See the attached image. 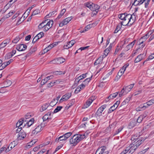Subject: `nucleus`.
I'll return each instance as SVG.
<instances>
[{
	"label": "nucleus",
	"mask_w": 154,
	"mask_h": 154,
	"mask_svg": "<svg viewBox=\"0 0 154 154\" xmlns=\"http://www.w3.org/2000/svg\"><path fill=\"white\" fill-rule=\"evenodd\" d=\"M92 76V75L90 77H89L88 78L86 79L83 81V82L85 85H87L88 83L91 80Z\"/></svg>",
	"instance_id": "nucleus-31"
},
{
	"label": "nucleus",
	"mask_w": 154,
	"mask_h": 154,
	"mask_svg": "<svg viewBox=\"0 0 154 154\" xmlns=\"http://www.w3.org/2000/svg\"><path fill=\"white\" fill-rule=\"evenodd\" d=\"M53 24L54 22L52 20L49 21L45 25V28L44 29V31H47L48 30L52 27Z\"/></svg>",
	"instance_id": "nucleus-5"
},
{
	"label": "nucleus",
	"mask_w": 154,
	"mask_h": 154,
	"mask_svg": "<svg viewBox=\"0 0 154 154\" xmlns=\"http://www.w3.org/2000/svg\"><path fill=\"white\" fill-rule=\"evenodd\" d=\"M146 104V105L147 106H151L153 104L152 102L151 101V100H149V101H147L146 103H145L144 104Z\"/></svg>",
	"instance_id": "nucleus-62"
},
{
	"label": "nucleus",
	"mask_w": 154,
	"mask_h": 154,
	"mask_svg": "<svg viewBox=\"0 0 154 154\" xmlns=\"http://www.w3.org/2000/svg\"><path fill=\"white\" fill-rule=\"evenodd\" d=\"M126 13H124L123 14H119L118 15L119 18L121 20H122L123 21L122 22H124L123 24H124V21L125 20V18L126 15Z\"/></svg>",
	"instance_id": "nucleus-18"
},
{
	"label": "nucleus",
	"mask_w": 154,
	"mask_h": 154,
	"mask_svg": "<svg viewBox=\"0 0 154 154\" xmlns=\"http://www.w3.org/2000/svg\"><path fill=\"white\" fill-rule=\"evenodd\" d=\"M137 0H134V3L132 4V5H134L135 6L140 5L143 4L144 2V0H140L137 1V3L136 4V2Z\"/></svg>",
	"instance_id": "nucleus-16"
},
{
	"label": "nucleus",
	"mask_w": 154,
	"mask_h": 154,
	"mask_svg": "<svg viewBox=\"0 0 154 154\" xmlns=\"http://www.w3.org/2000/svg\"><path fill=\"white\" fill-rule=\"evenodd\" d=\"M25 121V119L24 118L20 119L17 123L16 124V127L17 128L20 127L21 125H22L23 123Z\"/></svg>",
	"instance_id": "nucleus-14"
},
{
	"label": "nucleus",
	"mask_w": 154,
	"mask_h": 154,
	"mask_svg": "<svg viewBox=\"0 0 154 154\" xmlns=\"http://www.w3.org/2000/svg\"><path fill=\"white\" fill-rule=\"evenodd\" d=\"M48 106L49 105L47 103L43 105L42 106V109H40V111L41 112H42L43 111L47 109Z\"/></svg>",
	"instance_id": "nucleus-25"
},
{
	"label": "nucleus",
	"mask_w": 154,
	"mask_h": 154,
	"mask_svg": "<svg viewBox=\"0 0 154 154\" xmlns=\"http://www.w3.org/2000/svg\"><path fill=\"white\" fill-rule=\"evenodd\" d=\"M143 119H142V117H140V116L137 118V122L138 123H140L143 120Z\"/></svg>",
	"instance_id": "nucleus-54"
},
{
	"label": "nucleus",
	"mask_w": 154,
	"mask_h": 154,
	"mask_svg": "<svg viewBox=\"0 0 154 154\" xmlns=\"http://www.w3.org/2000/svg\"><path fill=\"white\" fill-rule=\"evenodd\" d=\"M111 44H110L109 47H108V48L105 50L104 52H105V53H106V55L104 57H105L107 55L109 51L111 50Z\"/></svg>",
	"instance_id": "nucleus-34"
},
{
	"label": "nucleus",
	"mask_w": 154,
	"mask_h": 154,
	"mask_svg": "<svg viewBox=\"0 0 154 154\" xmlns=\"http://www.w3.org/2000/svg\"><path fill=\"white\" fill-rule=\"evenodd\" d=\"M54 82V81H52L50 83L48 84V87H51L55 85L53 83Z\"/></svg>",
	"instance_id": "nucleus-57"
},
{
	"label": "nucleus",
	"mask_w": 154,
	"mask_h": 154,
	"mask_svg": "<svg viewBox=\"0 0 154 154\" xmlns=\"http://www.w3.org/2000/svg\"><path fill=\"white\" fill-rule=\"evenodd\" d=\"M67 23L68 22L66 21L65 19H64L61 22L59 23V26L60 27H62L66 25Z\"/></svg>",
	"instance_id": "nucleus-30"
},
{
	"label": "nucleus",
	"mask_w": 154,
	"mask_h": 154,
	"mask_svg": "<svg viewBox=\"0 0 154 154\" xmlns=\"http://www.w3.org/2000/svg\"><path fill=\"white\" fill-rule=\"evenodd\" d=\"M72 133L70 132L67 133L63 134L65 137V139L67 140L72 135Z\"/></svg>",
	"instance_id": "nucleus-39"
},
{
	"label": "nucleus",
	"mask_w": 154,
	"mask_h": 154,
	"mask_svg": "<svg viewBox=\"0 0 154 154\" xmlns=\"http://www.w3.org/2000/svg\"><path fill=\"white\" fill-rule=\"evenodd\" d=\"M142 92V90L141 89H139L137 91H135L134 93V95L136 96L137 95L139 94Z\"/></svg>",
	"instance_id": "nucleus-52"
},
{
	"label": "nucleus",
	"mask_w": 154,
	"mask_h": 154,
	"mask_svg": "<svg viewBox=\"0 0 154 154\" xmlns=\"http://www.w3.org/2000/svg\"><path fill=\"white\" fill-rule=\"evenodd\" d=\"M123 23H124L123 22H121L120 23V24H119L117 26H116V29L117 30H118V31H119L120 30V29L122 25L123 26V25H124Z\"/></svg>",
	"instance_id": "nucleus-38"
},
{
	"label": "nucleus",
	"mask_w": 154,
	"mask_h": 154,
	"mask_svg": "<svg viewBox=\"0 0 154 154\" xmlns=\"http://www.w3.org/2000/svg\"><path fill=\"white\" fill-rule=\"evenodd\" d=\"M44 34L42 32H41L36 35L37 37H38L39 39L42 38L44 35Z\"/></svg>",
	"instance_id": "nucleus-45"
},
{
	"label": "nucleus",
	"mask_w": 154,
	"mask_h": 154,
	"mask_svg": "<svg viewBox=\"0 0 154 154\" xmlns=\"http://www.w3.org/2000/svg\"><path fill=\"white\" fill-rule=\"evenodd\" d=\"M125 18L124 21V22H126L125 23L123 24V26H131L130 25H129V23L130 24V23H131V16L130 14H128L127 13H126Z\"/></svg>",
	"instance_id": "nucleus-4"
},
{
	"label": "nucleus",
	"mask_w": 154,
	"mask_h": 154,
	"mask_svg": "<svg viewBox=\"0 0 154 154\" xmlns=\"http://www.w3.org/2000/svg\"><path fill=\"white\" fill-rule=\"evenodd\" d=\"M66 73L65 71H54L53 73L54 75H64Z\"/></svg>",
	"instance_id": "nucleus-24"
},
{
	"label": "nucleus",
	"mask_w": 154,
	"mask_h": 154,
	"mask_svg": "<svg viewBox=\"0 0 154 154\" xmlns=\"http://www.w3.org/2000/svg\"><path fill=\"white\" fill-rule=\"evenodd\" d=\"M14 142H11L10 144L8 146H7V147H9V148L10 151L15 147V145H14L13 146V143Z\"/></svg>",
	"instance_id": "nucleus-46"
},
{
	"label": "nucleus",
	"mask_w": 154,
	"mask_h": 154,
	"mask_svg": "<svg viewBox=\"0 0 154 154\" xmlns=\"http://www.w3.org/2000/svg\"><path fill=\"white\" fill-rule=\"evenodd\" d=\"M55 101H54L53 100L51 102L50 105L51 106H53L55 105L57 103V101H56V102H55Z\"/></svg>",
	"instance_id": "nucleus-60"
},
{
	"label": "nucleus",
	"mask_w": 154,
	"mask_h": 154,
	"mask_svg": "<svg viewBox=\"0 0 154 154\" xmlns=\"http://www.w3.org/2000/svg\"><path fill=\"white\" fill-rule=\"evenodd\" d=\"M9 64L8 61L2 63V65L0 66V68L3 69Z\"/></svg>",
	"instance_id": "nucleus-26"
},
{
	"label": "nucleus",
	"mask_w": 154,
	"mask_h": 154,
	"mask_svg": "<svg viewBox=\"0 0 154 154\" xmlns=\"http://www.w3.org/2000/svg\"><path fill=\"white\" fill-rule=\"evenodd\" d=\"M136 124L137 122L135 120L131 119L128 125V127L130 129L132 128L136 125Z\"/></svg>",
	"instance_id": "nucleus-12"
},
{
	"label": "nucleus",
	"mask_w": 154,
	"mask_h": 154,
	"mask_svg": "<svg viewBox=\"0 0 154 154\" xmlns=\"http://www.w3.org/2000/svg\"><path fill=\"white\" fill-rule=\"evenodd\" d=\"M27 48V46L23 44H21L17 45L16 49L19 51H24L26 50Z\"/></svg>",
	"instance_id": "nucleus-7"
},
{
	"label": "nucleus",
	"mask_w": 154,
	"mask_h": 154,
	"mask_svg": "<svg viewBox=\"0 0 154 154\" xmlns=\"http://www.w3.org/2000/svg\"><path fill=\"white\" fill-rule=\"evenodd\" d=\"M45 126V124L41 123L40 124L37 126L35 129L32 131V134L33 135H35L37 134L42 130Z\"/></svg>",
	"instance_id": "nucleus-3"
},
{
	"label": "nucleus",
	"mask_w": 154,
	"mask_h": 154,
	"mask_svg": "<svg viewBox=\"0 0 154 154\" xmlns=\"http://www.w3.org/2000/svg\"><path fill=\"white\" fill-rule=\"evenodd\" d=\"M114 110V109L112 108V107H111L107 111V114H109L111 112H112Z\"/></svg>",
	"instance_id": "nucleus-61"
},
{
	"label": "nucleus",
	"mask_w": 154,
	"mask_h": 154,
	"mask_svg": "<svg viewBox=\"0 0 154 154\" xmlns=\"http://www.w3.org/2000/svg\"><path fill=\"white\" fill-rule=\"evenodd\" d=\"M57 64H60L65 61V59L62 57L57 58Z\"/></svg>",
	"instance_id": "nucleus-22"
},
{
	"label": "nucleus",
	"mask_w": 154,
	"mask_h": 154,
	"mask_svg": "<svg viewBox=\"0 0 154 154\" xmlns=\"http://www.w3.org/2000/svg\"><path fill=\"white\" fill-rule=\"evenodd\" d=\"M109 151L106 146H103L99 148L97 150L95 154H108Z\"/></svg>",
	"instance_id": "nucleus-2"
},
{
	"label": "nucleus",
	"mask_w": 154,
	"mask_h": 154,
	"mask_svg": "<svg viewBox=\"0 0 154 154\" xmlns=\"http://www.w3.org/2000/svg\"><path fill=\"white\" fill-rule=\"evenodd\" d=\"M81 90L82 88H79V87H77L75 89V92L76 93H78Z\"/></svg>",
	"instance_id": "nucleus-63"
},
{
	"label": "nucleus",
	"mask_w": 154,
	"mask_h": 154,
	"mask_svg": "<svg viewBox=\"0 0 154 154\" xmlns=\"http://www.w3.org/2000/svg\"><path fill=\"white\" fill-rule=\"evenodd\" d=\"M131 23H130V25H131L133 23H134L135 21L136 20V16H134L133 15H131Z\"/></svg>",
	"instance_id": "nucleus-40"
},
{
	"label": "nucleus",
	"mask_w": 154,
	"mask_h": 154,
	"mask_svg": "<svg viewBox=\"0 0 154 154\" xmlns=\"http://www.w3.org/2000/svg\"><path fill=\"white\" fill-rule=\"evenodd\" d=\"M62 106H57V107L54 110L53 114L54 113H56L61 110V109L63 108Z\"/></svg>",
	"instance_id": "nucleus-32"
},
{
	"label": "nucleus",
	"mask_w": 154,
	"mask_h": 154,
	"mask_svg": "<svg viewBox=\"0 0 154 154\" xmlns=\"http://www.w3.org/2000/svg\"><path fill=\"white\" fill-rule=\"evenodd\" d=\"M57 11H53L51 12H50L49 14H48V15H46V17H51L52 15L54 14H56Z\"/></svg>",
	"instance_id": "nucleus-44"
},
{
	"label": "nucleus",
	"mask_w": 154,
	"mask_h": 154,
	"mask_svg": "<svg viewBox=\"0 0 154 154\" xmlns=\"http://www.w3.org/2000/svg\"><path fill=\"white\" fill-rule=\"evenodd\" d=\"M19 38L18 37H16L12 41V42L14 43H17L19 41Z\"/></svg>",
	"instance_id": "nucleus-59"
},
{
	"label": "nucleus",
	"mask_w": 154,
	"mask_h": 154,
	"mask_svg": "<svg viewBox=\"0 0 154 154\" xmlns=\"http://www.w3.org/2000/svg\"><path fill=\"white\" fill-rule=\"evenodd\" d=\"M135 141H134L130 144V150L129 151V153H131V154L133 153L137 148V146L135 145Z\"/></svg>",
	"instance_id": "nucleus-8"
},
{
	"label": "nucleus",
	"mask_w": 154,
	"mask_h": 154,
	"mask_svg": "<svg viewBox=\"0 0 154 154\" xmlns=\"http://www.w3.org/2000/svg\"><path fill=\"white\" fill-rule=\"evenodd\" d=\"M93 100L91 99L90 98H89L86 102L85 104V105L86 108L88 107L93 102Z\"/></svg>",
	"instance_id": "nucleus-20"
},
{
	"label": "nucleus",
	"mask_w": 154,
	"mask_h": 154,
	"mask_svg": "<svg viewBox=\"0 0 154 154\" xmlns=\"http://www.w3.org/2000/svg\"><path fill=\"white\" fill-rule=\"evenodd\" d=\"M13 56V54H11V52L8 53L6 55L5 57L8 59L10 58Z\"/></svg>",
	"instance_id": "nucleus-50"
},
{
	"label": "nucleus",
	"mask_w": 154,
	"mask_h": 154,
	"mask_svg": "<svg viewBox=\"0 0 154 154\" xmlns=\"http://www.w3.org/2000/svg\"><path fill=\"white\" fill-rule=\"evenodd\" d=\"M85 137V134H76L74 135L69 140L70 143L76 146L79 142Z\"/></svg>",
	"instance_id": "nucleus-1"
},
{
	"label": "nucleus",
	"mask_w": 154,
	"mask_h": 154,
	"mask_svg": "<svg viewBox=\"0 0 154 154\" xmlns=\"http://www.w3.org/2000/svg\"><path fill=\"white\" fill-rule=\"evenodd\" d=\"M0 151L2 152L5 151V152L7 153L10 151L9 148L7 147V146H4L0 149Z\"/></svg>",
	"instance_id": "nucleus-19"
},
{
	"label": "nucleus",
	"mask_w": 154,
	"mask_h": 154,
	"mask_svg": "<svg viewBox=\"0 0 154 154\" xmlns=\"http://www.w3.org/2000/svg\"><path fill=\"white\" fill-rule=\"evenodd\" d=\"M107 105H103L100 106L97 111L96 114L98 116H100L102 115V112L104 109H106Z\"/></svg>",
	"instance_id": "nucleus-6"
},
{
	"label": "nucleus",
	"mask_w": 154,
	"mask_h": 154,
	"mask_svg": "<svg viewBox=\"0 0 154 154\" xmlns=\"http://www.w3.org/2000/svg\"><path fill=\"white\" fill-rule=\"evenodd\" d=\"M48 116L46 114H45L42 117V119H43V121H47L48 119Z\"/></svg>",
	"instance_id": "nucleus-56"
},
{
	"label": "nucleus",
	"mask_w": 154,
	"mask_h": 154,
	"mask_svg": "<svg viewBox=\"0 0 154 154\" xmlns=\"http://www.w3.org/2000/svg\"><path fill=\"white\" fill-rule=\"evenodd\" d=\"M26 133L23 130L18 134L17 138L18 139V140H22L26 137Z\"/></svg>",
	"instance_id": "nucleus-9"
},
{
	"label": "nucleus",
	"mask_w": 154,
	"mask_h": 154,
	"mask_svg": "<svg viewBox=\"0 0 154 154\" xmlns=\"http://www.w3.org/2000/svg\"><path fill=\"white\" fill-rule=\"evenodd\" d=\"M92 3L91 2H88L87 3H85L84 4L85 5L86 7L89 8L90 9V7H91L92 5Z\"/></svg>",
	"instance_id": "nucleus-48"
},
{
	"label": "nucleus",
	"mask_w": 154,
	"mask_h": 154,
	"mask_svg": "<svg viewBox=\"0 0 154 154\" xmlns=\"http://www.w3.org/2000/svg\"><path fill=\"white\" fill-rule=\"evenodd\" d=\"M127 93L125 92V90L123 88L120 92L119 96V97H121L122 96L126 95Z\"/></svg>",
	"instance_id": "nucleus-29"
},
{
	"label": "nucleus",
	"mask_w": 154,
	"mask_h": 154,
	"mask_svg": "<svg viewBox=\"0 0 154 154\" xmlns=\"http://www.w3.org/2000/svg\"><path fill=\"white\" fill-rule=\"evenodd\" d=\"M146 138V137H142L141 138H139V140L137 141L136 143H135V145L136 146H137V147H138L143 142Z\"/></svg>",
	"instance_id": "nucleus-10"
},
{
	"label": "nucleus",
	"mask_w": 154,
	"mask_h": 154,
	"mask_svg": "<svg viewBox=\"0 0 154 154\" xmlns=\"http://www.w3.org/2000/svg\"><path fill=\"white\" fill-rule=\"evenodd\" d=\"M55 45H56L55 44H51L50 45H49L48 46L46 47L48 49V50L49 51L52 48L54 47Z\"/></svg>",
	"instance_id": "nucleus-51"
},
{
	"label": "nucleus",
	"mask_w": 154,
	"mask_h": 154,
	"mask_svg": "<svg viewBox=\"0 0 154 154\" xmlns=\"http://www.w3.org/2000/svg\"><path fill=\"white\" fill-rule=\"evenodd\" d=\"M75 102V100L74 99H72L71 100L69 103L68 105H69V106H67L66 107L67 109L69 108L70 107L73 105Z\"/></svg>",
	"instance_id": "nucleus-37"
},
{
	"label": "nucleus",
	"mask_w": 154,
	"mask_h": 154,
	"mask_svg": "<svg viewBox=\"0 0 154 154\" xmlns=\"http://www.w3.org/2000/svg\"><path fill=\"white\" fill-rule=\"evenodd\" d=\"M125 89V92L127 94L129 92L131 91L130 89L129 88L128 86H124L123 87Z\"/></svg>",
	"instance_id": "nucleus-55"
},
{
	"label": "nucleus",
	"mask_w": 154,
	"mask_h": 154,
	"mask_svg": "<svg viewBox=\"0 0 154 154\" xmlns=\"http://www.w3.org/2000/svg\"><path fill=\"white\" fill-rule=\"evenodd\" d=\"M142 55L141 54L139 55L134 60V62L137 63L141 61L142 59Z\"/></svg>",
	"instance_id": "nucleus-21"
},
{
	"label": "nucleus",
	"mask_w": 154,
	"mask_h": 154,
	"mask_svg": "<svg viewBox=\"0 0 154 154\" xmlns=\"http://www.w3.org/2000/svg\"><path fill=\"white\" fill-rule=\"evenodd\" d=\"M35 51V50H32V49L31 48L29 51V53L26 55L27 56H29L33 52H34Z\"/></svg>",
	"instance_id": "nucleus-58"
},
{
	"label": "nucleus",
	"mask_w": 154,
	"mask_h": 154,
	"mask_svg": "<svg viewBox=\"0 0 154 154\" xmlns=\"http://www.w3.org/2000/svg\"><path fill=\"white\" fill-rule=\"evenodd\" d=\"M72 96V94L71 93H68L63 96L64 100L65 101H67Z\"/></svg>",
	"instance_id": "nucleus-15"
},
{
	"label": "nucleus",
	"mask_w": 154,
	"mask_h": 154,
	"mask_svg": "<svg viewBox=\"0 0 154 154\" xmlns=\"http://www.w3.org/2000/svg\"><path fill=\"white\" fill-rule=\"evenodd\" d=\"M102 59L100 57H99L97 59L94 63V65H97L98 64L102 62Z\"/></svg>",
	"instance_id": "nucleus-23"
},
{
	"label": "nucleus",
	"mask_w": 154,
	"mask_h": 154,
	"mask_svg": "<svg viewBox=\"0 0 154 154\" xmlns=\"http://www.w3.org/2000/svg\"><path fill=\"white\" fill-rule=\"evenodd\" d=\"M73 45L69 42L66 45H64V48L65 49H68L72 47Z\"/></svg>",
	"instance_id": "nucleus-28"
},
{
	"label": "nucleus",
	"mask_w": 154,
	"mask_h": 154,
	"mask_svg": "<svg viewBox=\"0 0 154 154\" xmlns=\"http://www.w3.org/2000/svg\"><path fill=\"white\" fill-rule=\"evenodd\" d=\"M154 58V53L150 55L148 59V60H152Z\"/></svg>",
	"instance_id": "nucleus-64"
},
{
	"label": "nucleus",
	"mask_w": 154,
	"mask_h": 154,
	"mask_svg": "<svg viewBox=\"0 0 154 154\" xmlns=\"http://www.w3.org/2000/svg\"><path fill=\"white\" fill-rule=\"evenodd\" d=\"M34 121V119L32 118L31 119L27 122V125L28 127L31 126L33 123Z\"/></svg>",
	"instance_id": "nucleus-33"
},
{
	"label": "nucleus",
	"mask_w": 154,
	"mask_h": 154,
	"mask_svg": "<svg viewBox=\"0 0 154 154\" xmlns=\"http://www.w3.org/2000/svg\"><path fill=\"white\" fill-rule=\"evenodd\" d=\"M15 0H10L9 2L6 5L5 7L7 6L8 5H9V7H11L12 4L15 2Z\"/></svg>",
	"instance_id": "nucleus-42"
},
{
	"label": "nucleus",
	"mask_w": 154,
	"mask_h": 154,
	"mask_svg": "<svg viewBox=\"0 0 154 154\" xmlns=\"http://www.w3.org/2000/svg\"><path fill=\"white\" fill-rule=\"evenodd\" d=\"M120 103V101H117L112 106V108L114 109V110H115L118 107V105Z\"/></svg>",
	"instance_id": "nucleus-35"
},
{
	"label": "nucleus",
	"mask_w": 154,
	"mask_h": 154,
	"mask_svg": "<svg viewBox=\"0 0 154 154\" xmlns=\"http://www.w3.org/2000/svg\"><path fill=\"white\" fill-rule=\"evenodd\" d=\"M91 6V7H90V9L92 11L98 10L100 8V6L93 3H92Z\"/></svg>",
	"instance_id": "nucleus-11"
},
{
	"label": "nucleus",
	"mask_w": 154,
	"mask_h": 154,
	"mask_svg": "<svg viewBox=\"0 0 154 154\" xmlns=\"http://www.w3.org/2000/svg\"><path fill=\"white\" fill-rule=\"evenodd\" d=\"M10 41V39L8 38L4 40L2 42L4 44L6 45V44H7L9 43Z\"/></svg>",
	"instance_id": "nucleus-53"
},
{
	"label": "nucleus",
	"mask_w": 154,
	"mask_h": 154,
	"mask_svg": "<svg viewBox=\"0 0 154 154\" xmlns=\"http://www.w3.org/2000/svg\"><path fill=\"white\" fill-rule=\"evenodd\" d=\"M48 20H45V21H43L42 23H41L38 26V29H41L43 28H45L44 23H45L46 21Z\"/></svg>",
	"instance_id": "nucleus-27"
},
{
	"label": "nucleus",
	"mask_w": 154,
	"mask_h": 154,
	"mask_svg": "<svg viewBox=\"0 0 154 154\" xmlns=\"http://www.w3.org/2000/svg\"><path fill=\"white\" fill-rule=\"evenodd\" d=\"M119 92H116L113 94H111L106 99V101H108L110 99H112L116 97L118 95Z\"/></svg>",
	"instance_id": "nucleus-13"
},
{
	"label": "nucleus",
	"mask_w": 154,
	"mask_h": 154,
	"mask_svg": "<svg viewBox=\"0 0 154 154\" xmlns=\"http://www.w3.org/2000/svg\"><path fill=\"white\" fill-rule=\"evenodd\" d=\"M152 33V31H149L144 36H143V37H145L146 38H147L149 37V36L151 35Z\"/></svg>",
	"instance_id": "nucleus-43"
},
{
	"label": "nucleus",
	"mask_w": 154,
	"mask_h": 154,
	"mask_svg": "<svg viewBox=\"0 0 154 154\" xmlns=\"http://www.w3.org/2000/svg\"><path fill=\"white\" fill-rule=\"evenodd\" d=\"M88 73H86L85 74H82V75L79 76V78L80 79V80H82L86 77V75Z\"/></svg>",
	"instance_id": "nucleus-47"
},
{
	"label": "nucleus",
	"mask_w": 154,
	"mask_h": 154,
	"mask_svg": "<svg viewBox=\"0 0 154 154\" xmlns=\"http://www.w3.org/2000/svg\"><path fill=\"white\" fill-rule=\"evenodd\" d=\"M124 127L123 126L120 127L115 132V133L114 134L115 135H116L119 134L120 132L123 128Z\"/></svg>",
	"instance_id": "nucleus-41"
},
{
	"label": "nucleus",
	"mask_w": 154,
	"mask_h": 154,
	"mask_svg": "<svg viewBox=\"0 0 154 154\" xmlns=\"http://www.w3.org/2000/svg\"><path fill=\"white\" fill-rule=\"evenodd\" d=\"M151 124H148L145 126L143 129V132H144L148 130L150 128Z\"/></svg>",
	"instance_id": "nucleus-36"
},
{
	"label": "nucleus",
	"mask_w": 154,
	"mask_h": 154,
	"mask_svg": "<svg viewBox=\"0 0 154 154\" xmlns=\"http://www.w3.org/2000/svg\"><path fill=\"white\" fill-rule=\"evenodd\" d=\"M40 13L39 10L36 9L35 10L32 12V15H35Z\"/></svg>",
	"instance_id": "nucleus-49"
},
{
	"label": "nucleus",
	"mask_w": 154,
	"mask_h": 154,
	"mask_svg": "<svg viewBox=\"0 0 154 154\" xmlns=\"http://www.w3.org/2000/svg\"><path fill=\"white\" fill-rule=\"evenodd\" d=\"M66 140L65 139V137L63 135L62 136H60L59 137L57 138L56 139L55 141L57 142H59L61 141Z\"/></svg>",
	"instance_id": "nucleus-17"
}]
</instances>
